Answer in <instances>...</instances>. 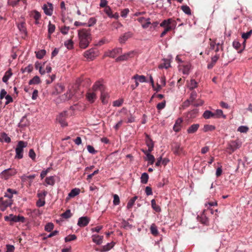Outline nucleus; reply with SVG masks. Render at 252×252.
<instances>
[{
  "instance_id": "nucleus-49",
  "label": "nucleus",
  "mask_w": 252,
  "mask_h": 252,
  "mask_svg": "<svg viewBox=\"0 0 252 252\" xmlns=\"http://www.w3.org/2000/svg\"><path fill=\"white\" fill-rule=\"evenodd\" d=\"M25 121H27V119L26 117L24 116L21 119L20 123H19V126L24 127L27 126L28 123L27 122H25Z\"/></svg>"
},
{
  "instance_id": "nucleus-1",
  "label": "nucleus",
  "mask_w": 252,
  "mask_h": 252,
  "mask_svg": "<svg viewBox=\"0 0 252 252\" xmlns=\"http://www.w3.org/2000/svg\"><path fill=\"white\" fill-rule=\"evenodd\" d=\"M79 46L83 49L86 48L92 40L90 31L83 29L78 31Z\"/></svg>"
},
{
  "instance_id": "nucleus-16",
  "label": "nucleus",
  "mask_w": 252,
  "mask_h": 252,
  "mask_svg": "<svg viewBox=\"0 0 252 252\" xmlns=\"http://www.w3.org/2000/svg\"><path fill=\"white\" fill-rule=\"evenodd\" d=\"M182 122H183V120L181 118H178L176 120L175 123L174 125V126H173V130L175 132H178L181 130V124H182Z\"/></svg>"
},
{
  "instance_id": "nucleus-51",
  "label": "nucleus",
  "mask_w": 252,
  "mask_h": 252,
  "mask_svg": "<svg viewBox=\"0 0 252 252\" xmlns=\"http://www.w3.org/2000/svg\"><path fill=\"white\" fill-rule=\"evenodd\" d=\"M127 120L126 121V123H132L135 122V117L132 115L131 113H129L128 114H127Z\"/></svg>"
},
{
  "instance_id": "nucleus-4",
  "label": "nucleus",
  "mask_w": 252,
  "mask_h": 252,
  "mask_svg": "<svg viewBox=\"0 0 252 252\" xmlns=\"http://www.w3.org/2000/svg\"><path fill=\"white\" fill-rule=\"evenodd\" d=\"M98 55V50L96 48L90 49L84 53V57L90 60H93Z\"/></svg>"
},
{
  "instance_id": "nucleus-20",
  "label": "nucleus",
  "mask_w": 252,
  "mask_h": 252,
  "mask_svg": "<svg viewBox=\"0 0 252 252\" xmlns=\"http://www.w3.org/2000/svg\"><path fill=\"white\" fill-rule=\"evenodd\" d=\"M10 217H11L10 221H13V222H24L25 220V219L23 216H13L12 214H11Z\"/></svg>"
},
{
  "instance_id": "nucleus-35",
  "label": "nucleus",
  "mask_w": 252,
  "mask_h": 252,
  "mask_svg": "<svg viewBox=\"0 0 252 252\" xmlns=\"http://www.w3.org/2000/svg\"><path fill=\"white\" fill-rule=\"evenodd\" d=\"M151 205L152 207L156 212H159L161 211L160 207L156 203V201L155 199H152L151 200Z\"/></svg>"
},
{
  "instance_id": "nucleus-34",
  "label": "nucleus",
  "mask_w": 252,
  "mask_h": 252,
  "mask_svg": "<svg viewBox=\"0 0 252 252\" xmlns=\"http://www.w3.org/2000/svg\"><path fill=\"white\" fill-rule=\"evenodd\" d=\"M115 243L112 242L111 243H107L106 245L103 246L102 251L107 252L112 249L115 245Z\"/></svg>"
},
{
  "instance_id": "nucleus-24",
  "label": "nucleus",
  "mask_w": 252,
  "mask_h": 252,
  "mask_svg": "<svg viewBox=\"0 0 252 252\" xmlns=\"http://www.w3.org/2000/svg\"><path fill=\"white\" fill-rule=\"evenodd\" d=\"M170 66V61L167 59H163V62L159 65L158 68L159 69H162V68L167 69Z\"/></svg>"
},
{
  "instance_id": "nucleus-27",
  "label": "nucleus",
  "mask_w": 252,
  "mask_h": 252,
  "mask_svg": "<svg viewBox=\"0 0 252 252\" xmlns=\"http://www.w3.org/2000/svg\"><path fill=\"white\" fill-rule=\"evenodd\" d=\"M203 117L204 118L206 119H209L211 118H215L214 113H213L212 112L209 110H206L203 113Z\"/></svg>"
},
{
  "instance_id": "nucleus-25",
  "label": "nucleus",
  "mask_w": 252,
  "mask_h": 252,
  "mask_svg": "<svg viewBox=\"0 0 252 252\" xmlns=\"http://www.w3.org/2000/svg\"><path fill=\"white\" fill-rule=\"evenodd\" d=\"M30 15L36 21H38L41 18L40 13L36 10L31 11Z\"/></svg>"
},
{
  "instance_id": "nucleus-23",
  "label": "nucleus",
  "mask_w": 252,
  "mask_h": 252,
  "mask_svg": "<svg viewBox=\"0 0 252 252\" xmlns=\"http://www.w3.org/2000/svg\"><path fill=\"white\" fill-rule=\"evenodd\" d=\"M0 141L8 143L11 142V139L6 133L2 132L0 134Z\"/></svg>"
},
{
  "instance_id": "nucleus-10",
  "label": "nucleus",
  "mask_w": 252,
  "mask_h": 252,
  "mask_svg": "<svg viewBox=\"0 0 252 252\" xmlns=\"http://www.w3.org/2000/svg\"><path fill=\"white\" fill-rule=\"evenodd\" d=\"M13 202V199L3 200V199L0 204V210L2 212L4 211L8 207H10L12 205Z\"/></svg>"
},
{
  "instance_id": "nucleus-37",
  "label": "nucleus",
  "mask_w": 252,
  "mask_h": 252,
  "mask_svg": "<svg viewBox=\"0 0 252 252\" xmlns=\"http://www.w3.org/2000/svg\"><path fill=\"white\" fill-rule=\"evenodd\" d=\"M40 83V79L39 76H35L33 78L30 80L29 82V85L38 84Z\"/></svg>"
},
{
  "instance_id": "nucleus-60",
  "label": "nucleus",
  "mask_w": 252,
  "mask_h": 252,
  "mask_svg": "<svg viewBox=\"0 0 252 252\" xmlns=\"http://www.w3.org/2000/svg\"><path fill=\"white\" fill-rule=\"evenodd\" d=\"M105 13L108 15V17H110L112 16V12L110 6H107L104 8Z\"/></svg>"
},
{
  "instance_id": "nucleus-39",
  "label": "nucleus",
  "mask_w": 252,
  "mask_h": 252,
  "mask_svg": "<svg viewBox=\"0 0 252 252\" xmlns=\"http://www.w3.org/2000/svg\"><path fill=\"white\" fill-rule=\"evenodd\" d=\"M138 197L137 196H134L131 199H130L128 202L126 206V208L127 209H129L132 208L133 206L135 200L137 199Z\"/></svg>"
},
{
  "instance_id": "nucleus-21",
  "label": "nucleus",
  "mask_w": 252,
  "mask_h": 252,
  "mask_svg": "<svg viewBox=\"0 0 252 252\" xmlns=\"http://www.w3.org/2000/svg\"><path fill=\"white\" fill-rule=\"evenodd\" d=\"M12 75V73L11 71V69L9 68L7 71H6L5 73V74L2 77V81L7 84L8 80L9 79V78L11 77Z\"/></svg>"
},
{
  "instance_id": "nucleus-2",
  "label": "nucleus",
  "mask_w": 252,
  "mask_h": 252,
  "mask_svg": "<svg viewBox=\"0 0 252 252\" xmlns=\"http://www.w3.org/2000/svg\"><path fill=\"white\" fill-rule=\"evenodd\" d=\"M28 145V143L24 141H19L15 149V158L21 159L23 158L24 148Z\"/></svg>"
},
{
  "instance_id": "nucleus-19",
  "label": "nucleus",
  "mask_w": 252,
  "mask_h": 252,
  "mask_svg": "<svg viewBox=\"0 0 252 252\" xmlns=\"http://www.w3.org/2000/svg\"><path fill=\"white\" fill-rule=\"evenodd\" d=\"M103 236L98 235H92V240L94 243L97 245H100L102 243Z\"/></svg>"
},
{
  "instance_id": "nucleus-22",
  "label": "nucleus",
  "mask_w": 252,
  "mask_h": 252,
  "mask_svg": "<svg viewBox=\"0 0 252 252\" xmlns=\"http://www.w3.org/2000/svg\"><path fill=\"white\" fill-rule=\"evenodd\" d=\"M132 54V52H128L126 54H125L123 55L120 56L118 58L116 59V61L117 62L120 61H124L127 60L130 56V55Z\"/></svg>"
},
{
  "instance_id": "nucleus-32",
  "label": "nucleus",
  "mask_w": 252,
  "mask_h": 252,
  "mask_svg": "<svg viewBox=\"0 0 252 252\" xmlns=\"http://www.w3.org/2000/svg\"><path fill=\"white\" fill-rule=\"evenodd\" d=\"M86 97L91 102H93L96 99V94L94 93H88L86 94Z\"/></svg>"
},
{
  "instance_id": "nucleus-33",
  "label": "nucleus",
  "mask_w": 252,
  "mask_h": 252,
  "mask_svg": "<svg viewBox=\"0 0 252 252\" xmlns=\"http://www.w3.org/2000/svg\"><path fill=\"white\" fill-rule=\"evenodd\" d=\"M73 94V92H72L70 90H69L66 94H64V95L62 96V99L64 100H68L72 97Z\"/></svg>"
},
{
  "instance_id": "nucleus-8",
  "label": "nucleus",
  "mask_w": 252,
  "mask_h": 252,
  "mask_svg": "<svg viewBox=\"0 0 252 252\" xmlns=\"http://www.w3.org/2000/svg\"><path fill=\"white\" fill-rule=\"evenodd\" d=\"M90 221V218L87 216L81 217L78 220L77 225L81 227H85L89 223Z\"/></svg>"
},
{
  "instance_id": "nucleus-6",
  "label": "nucleus",
  "mask_w": 252,
  "mask_h": 252,
  "mask_svg": "<svg viewBox=\"0 0 252 252\" xmlns=\"http://www.w3.org/2000/svg\"><path fill=\"white\" fill-rule=\"evenodd\" d=\"M176 22L172 18L164 20L160 24V27L165 28L168 27H175Z\"/></svg>"
},
{
  "instance_id": "nucleus-36",
  "label": "nucleus",
  "mask_w": 252,
  "mask_h": 252,
  "mask_svg": "<svg viewBox=\"0 0 252 252\" xmlns=\"http://www.w3.org/2000/svg\"><path fill=\"white\" fill-rule=\"evenodd\" d=\"M215 118H220L222 117L223 118H225L226 116L223 114V112L221 109H217L216 110L215 113H214Z\"/></svg>"
},
{
  "instance_id": "nucleus-63",
  "label": "nucleus",
  "mask_w": 252,
  "mask_h": 252,
  "mask_svg": "<svg viewBox=\"0 0 252 252\" xmlns=\"http://www.w3.org/2000/svg\"><path fill=\"white\" fill-rule=\"evenodd\" d=\"M47 194V191L43 190L40 192H38L37 193V195L39 198L45 199V197L46 196Z\"/></svg>"
},
{
  "instance_id": "nucleus-47",
  "label": "nucleus",
  "mask_w": 252,
  "mask_h": 252,
  "mask_svg": "<svg viewBox=\"0 0 252 252\" xmlns=\"http://www.w3.org/2000/svg\"><path fill=\"white\" fill-rule=\"evenodd\" d=\"M62 217L64 219L70 218L72 216V214L70 210H67L65 212L61 215Z\"/></svg>"
},
{
  "instance_id": "nucleus-46",
  "label": "nucleus",
  "mask_w": 252,
  "mask_h": 252,
  "mask_svg": "<svg viewBox=\"0 0 252 252\" xmlns=\"http://www.w3.org/2000/svg\"><path fill=\"white\" fill-rule=\"evenodd\" d=\"M46 54V51L45 50H40L36 53V57L38 59H41Z\"/></svg>"
},
{
  "instance_id": "nucleus-7",
  "label": "nucleus",
  "mask_w": 252,
  "mask_h": 252,
  "mask_svg": "<svg viewBox=\"0 0 252 252\" xmlns=\"http://www.w3.org/2000/svg\"><path fill=\"white\" fill-rule=\"evenodd\" d=\"M171 150L176 155H180L183 152V149L181 147L180 144L175 142L171 145Z\"/></svg>"
},
{
  "instance_id": "nucleus-18",
  "label": "nucleus",
  "mask_w": 252,
  "mask_h": 252,
  "mask_svg": "<svg viewBox=\"0 0 252 252\" xmlns=\"http://www.w3.org/2000/svg\"><path fill=\"white\" fill-rule=\"evenodd\" d=\"M105 89L104 86L99 81L96 82L93 87V89L94 91L97 90L102 91Z\"/></svg>"
},
{
  "instance_id": "nucleus-11",
  "label": "nucleus",
  "mask_w": 252,
  "mask_h": 252,
  "mask_svg": "<svg viewBox=\"0 0 252 252\" xmlns=\"http://www.w3.org/2000/svg\"><path fill=\"white\" fill-rule=\"evenodd\" d=\"M44 12L45 14L48 16H51L53 13V6L51 3H47V4H44L42 7Z\"/></svg>"
},
{
  "instance_id": "nucleus-52",
  "label": "nucleus",
  "mask_w": 252,
  "mask_h": 252,
  "mask_svg": "<svg viewBox=\"0 0 252 252\" xmlns=\"http://www.w3.org/2000/svg\"><path fill=\"white\" fill-rule=\"evenodd\" d=\"M249 130V127L245 126H241L238 128V131L241 133H246Z\"/></svg>"
},
{
  "instance_id": "nucleus-57",
  "label": "nucleus",
  "mask_w": 252,
  "mask_h": 252,
  "mask_svg": "<svg viewBox=\"0 0 252 252\" xmlns=\"http://www.w3.org/2000/svg\"><path fill=\"white\" fill-rule=\"evenodd\" d=\"M45 204V201L44 199L39 198L36 202V206L38 207H41L43 206Z\"/></svg>"
},
{
  "instance_id": "nucleus-38",
  "label": "nucleus",
  "mask_w": 252,
  "mask_h": 252,
  "mask_svg": "<svg viewBox=\"0 0 252 252\" xmlns=\"http://www.w3.org/2000/svg\"><path fill=\"white\" fill-rule=\"evenodd\" d=\"M149 175L147 173L142 174L140 179L141 183L144 184H147L148 181Z\"/></svg>"
},
{
  "instance_id": "nucleus-14",
  "label": "nucleus",
  "mask_w": 252,
  "mask_h": 252,
  "mask_svg": "<svg viewBox=\"0 0 252 252\" xmlns=\"http://www.w3.org/2000/svg\"><path fill=\"white\" fill-rule=\"evenodd\" d=\"M64 90V87L61 84H58L55 86L54 91L52 92V94L56 95L62 93Z\"/></svg>"
},
{
  "instance_id": "nucleus-9",
  "label": "nucleus",
  "mask_w": 252,
  "mask_h": 252,
  "mask_svg": "<svg viewBox=\"0 0 252 252\" xmlns=\"http://www.w3.org/2000/svg\"><path fill=\"white\" fill-rule=\"evenodd\" d=\"M122 52V49L121 48H116L111 51H109L105 53V56L115 58L118 54Z\"/></svg>"
},
{
  "instance_id": "nucleus-28",
  "label": "nucleus",
  "mask_w": 252,
  "mask_h": 252,
  "mask_svg": "<svg viewBox=\"0 0 252 252\" xmlns=\"http://www.w3.org/2000/svg\"><path fill=\"white\" fill-rule=\"evenodd\" d=\"M144 153L146 155V160L148 161V163L150 164H153L155 161V158L153 155H151L150 153H146L144 152Z\"/></svg>"
},
{
  "instance_id": "nucleus-29",
  "label": "nucleus",
  "mask_w": 252,
  "mask_h": 252,
  "mask_svg": "<svg viewBox=\"0 0 252 252\" xmlns=\"http://www.w3.org/2000/svg\"><path fill=\"white\" fill-rule=\"evenodd\" d=\"M132 79H135V80H138L140 83L147 82L146 77L144 75H139L138 74H136L132 77Z\"/></svg>"
},
{
  "instance_id": "nucleus-12",
  "label": "nucleus",
  "mask_w": 252,
  "mask_h": 252,
  "mask_svg": "<svg viewBox=\"0 0 252 252\" xmlns=\"http://www.w3.org/2000/svg\"><path fill=\"white\" fill-rule=\"evenodd\" d=\"M132 36V33L131 32H126L120 36L119 41L120 44H124L129 38L131 37Z\"/></svg>"
},
{
  "instance_id": "nucleus-40",
  "label": "nucleus",
  "mask_w": 252,
  "mask_h": 252,
  "mask_svg": "<svg viewBox=\"0 0 252 252\" xmlns=\"http://www.w3.org/2000/svg\"><path fill=\"white\" fill-rule=\"evenodd\" d=\"M181 8L185 14L188 15H191V10L189 6L187 5H182L181 6Z\"/></svg>"
},
{
  "instance_id": "nucleus-43",
  "label": "nucleus",
  "mask_w": 252,
  "mask_h": 252,
  "mask_svg": "<svg viewBox=\"0 0 252 252\" xmlns=\"http://www.w3.org/2000/svg\"><path fill=\"white\" fill-rule=\"evenodd\" d=\"M215 129V126L213 125H205L203 127L204 132L211 131Z\"/></svg>"
},
{
  "instance_id": "nucleus-55",
  "label": "nucleus",
  "mask_w": 252,
  "mask_h": 252,
  "mask_svg": "<svg viewBox=\"0 0 252 252\" xmlns=\"http://www.w3.org/2000/svg\"><path fill=\"white\" fill-rule=\"evenodd\" d=\"M190 70V65L189 64H187L186 65H184L183 69V73L184 74H189V72Z\"/></svg>"
},
{
  "instance_id": "nucleus-3",
  "label": "nucleus",
  "mask_w": 252,
  "mask_h": 252,
  "mask_svg": "<svg viewBox=\"0 0 252 252\" xmlns=\"http://www.w3.org/2000/svg\"><path fill=\"white\" fill-rule=\"evenodd\" d=\"M17 173L16 170L14 168H8L4 169L1 172V176L4 180H7L11 176H14Z\"/></svg>"
},
{
  "instance_id": "nucleus-5",
  "label": "nucleus",
  "mask_w": 252,
  "mask_h": 252,
  "mask_svg": "<svg viewBox=\"0 0 252 252\" xmlns=\"http://www.w3.org/2000/svg\"><path fill=\"white\" fill-rule=\"evenodd\" d=\"M67 115V112L64 111L61 113L57 117V121L61 124V126L63 127L66 126H67V123L66 122Z\"/></svg>"
},
{
  "instance_id": "nucleus-64",
  "label": "nucleus",
  "mask_w": 252,
  "mask_h": 252,
  "mask_svg": "<svg viewBox=\"0 0 252 252\" xmlns=\"http://www.w3.org/2000/svg\"><path fill=\"white\" fill-rule=\"evenodd\" d=\"M166 101L164 100L157 104V108L158 110H161L165 107Z\"/></svg>"
},
{
  "instance_id": "nucleus-50",
  "label": "nucleus",
  "mask_w": 252,
  "mask_h": 252,
  "mask_svg": "<svg viewBox=\"0 0 252 252\" xmlns=\"http://www.w3.org/2000/svg\"><path fill=\"white\" fill-rule=\"evenodd\" d=\"M76 235L74 234L69 235L64 238V240L65 242H68L76 239Z\"/></svg>"
},
{
  "instance_id": "nucleus-13",
  "label": "nucleus",
  "mask_w": 252,
  "mask_h": 252,
  "mask_svg": "<svg viewBox=\"0 0 252 252\" xmlns=\"http://www.w3.org/2000/svg\"><path fill=\"white\" fill-rule=\"evenodd\" d=\"M241 146V144L237 141H231L229 143L228 149L232 152H234L236 150L239 148Z\"/></svg>"
},
{
  "instance_id": "nucleus-15",
  "label": "nucleus",
  "mask_w": 252,
  "mask_h": 252,
  "mask_svg": "<svg viewBox=\"0 0 252 252\" xmlns=\"http://www.w3.org/2000/svg\"><path fill=\"white\" fill-rule=\"evenodd\" d=\"M17 193L18 192L16 190L9 188L5 192L4 197L8 198V199H12L13 194Z\"/></svg>"
},
{
  "instance_id": "nucleus-53",
  "label": "nucleus",
  "mask_w": 252,
  "mask_h": 252,
  "mask_svg": "<svg viewBox=\"0 0 252 252\" xmlns=\"http://www.w3.org/2000/svg\"><path fill=\"white\" fill-rule=\"evenodd\" d=\"M70 28L68 26H64L61 28V33L64 35L68 33Z\"/></svg>"
},
{
  "instance_id": "nucleus-31",
  "label": "nucleus",
  "mask_w": 252,
  "mask_h": 252,
  "mask_svg": "<svg viewBox=\"0 0 252 252\" xmlns=\"http://www.w3.org/2000/svg\"><path fill=\"white\" fill-rule=\"evenodd\" d=\"M80 192V189L78 188L72 189L68 194L69 197H74L78 195Z\"/></svg>"
},
{
  "instance_id": "nucleus-56",
  "label": "nucleus",
  "mask_w": 252,
  "mask_h": 252,
  "mask_svg": "<svg viewBox=\"0 0 252 252\" xmlns=\"http://www.w3.org/2000/svg\"><path fill=\"white\" fill-rule=\"evenodd\" d=\"M29 156L33 160H35L36 154L32 149L30 150L29 152Z\"/></svg>"
},
{
  "instance_id": "nucleus-42",
  "label": "nucleus",
  "mask_w": 252,
  "mask_h": 252,
  "mask_svg": "<svg viewBox=\"0 0 252 252\" xmlns=\"http://www.w3.org/2000/svg\"><path fill=\"white\" fill-rule=\"evenodd\" d=\"M199 220L203 224L207 225L209 222V220L208 218L205 215V214H202Z\"/></svg>"
},
{
  "instance_id": "nucleus-44",
  "label": "nucleus",
  "mask_w": 252,
  "mask_h": 252,
  "mask_svg": "<svg viewBox=\"0 0 252 252\" xmlns=\"http://www.w3.org/2000/svg\"><path fill=\"white\" fill-rule=\"evenodd\" d=\"M45 182L48 185H54L55 184L54 178L53 176L48 177L45 179Z\"/></svg>"
},
{
  "instance_id": "nucleus-48",
  "label": "nucleus",
  "mask_w": 252,
  "mask_h": 252,
  "mask_svg": "<svg viewBox=\"0 0 252 252\" xmlns=\"http://www.w3.org/2000/svg\"><path fill=\"white\" fill-rule=\"evenodd\" d=\"M54 224L52 222H49L45 226V230L47 232L51 231L54 228Z\"/></svg>"
},
{
  "instance_id": "nucleus-26",
  "label": "nucleus",
  "mask_w": 252,
  "mask_h": 252,
  "mask_svg": "<svg viewBox=\"0 0 252 252\" xmlns=\"http://www.w3.org/2000/svg\"><path fill=\"white\" fill-rule=\"evenodd\" d=\"M56 27L55 25L54 24H51V22L50 21L49 22L48 25V37L50 38L51 34L53 33L55 30Z\"/></svg>"
},
{
  "instance_id": "nucleus-62",
  "label": "nucleus",
  "mask_w": 252,
  "mask_h": 252,
  "mask_svg": "<svg viewBox=\"0 0 252 252\" xmlns=\"http://www.w3.org/2000/svg\"><path fill=\"white\" fill-rule=\"evenodd\" d=\"M87 148L88 151L92 154H95L97 153V151L95 150L94 148L91 145H88Z\"/></svg>"
},
{
  "instance_id": "nucleus-30",
  "label": "nucleus",
  "mask_w": 252,
  "mask_h": 252,
  "mask_svg": "<svg viewBox=\"0 0 252 252\" xmlns=\"http://www.w3.org/2000/svg\"><path fill=\"white\" fill-rule=\"evenodd\" d=\"M101 92V99L103 103H106L107 102V98L108 97V94L105 91V89H104Z\"/></svg>"
},
{
  "instance_id": "nucleus-58",
  "label": "nucleus",
  "mask_w": 252,
  "mask_h": 252,
  "mask_svg": "<svg viewBox=\"0 0 252 252\" xmlns=\"http://www.w3.org/2000/svg\"><path fill=\"white\" fill-rule=\"evenodd\" d=\"M96 20L95 18L92 17L90 18L88 21V23L87 24V26L91 27L96 23Z\"/></svg>"
},
{
  "instance_id": "nucleus-41",
  "label": "nucleus",
  "mask_w": 252,
  "mask_h": 252,
  "mask_svg": "<svg viewBox=\"0 0 252 252\" xmlns=\"http://www.w3.org/2000/svg\"><path fill=\"white\" fill-rule=\"evenodd\" d=\"M150 230H151V233L154 235V236H157L158 235V228L157 227V226L154 223H153L151 225V227H150Z\"/></svg>"
},
{
  "instance_id": "nucleus-45",
  "label": "nucleus",
  "mask_w": 252,
  "mask_h": 252,
  "mask_svg": "<svg viewBox=\"0 0 252 252\" xmlns=\"http://www.w3.org/2000/svg\"><path fill=\"white\" fill-rule=\"evenodd\" d=\"M64 45L68 49L73 48V42L72 39H69L64 42Z\"/></svg>"
},
{
  "instance_id": "nucleus-54",
  "label": "nucleus",
  "mask_w": 252,
  "mask_h": 252,
  "mask_svg": "<svg viewBox=\"0 0 252 252\" xmlns=\"http://www.w3.org/2000/svg\"><path fill=\"white\" fill-rule=\"evenodd\" d=\"M252 34V30H250V31L247 32H243L242 34V37L245 40H246L247 39L249 38L250 36Z\"/></svg>"
},
{
  "instance_id": "nucleus-61",
  "label": "nucleus",
  "mask_w": 252,
  "mask_h": 252,
  "mask_svg": "<svg viewBox=\"0 0 252 252\" xmlns=\"http://www.w3.org/2000/svg\"><path fill=\"white\" fill-rule=\"evenodd\" d=\"M123 103V100L122 99L116 100L113 102V106L115 107L121 106Z\"/></svg>"
},
{
  "instance_id": "nucleus-17",
  "label": "nucleus",
  "mask_w": 252,
  "mask_h": 252,
  "mask_svg": "<svg viewBox=\"0 0 252 252\" xmlns=\"http://www.w3.org/2000/svg\"><path fill=\"white\" fill-rule=\"evenodd\" d=\"M199 124H195L191 125L187 129V132L189 134H192L196 132L199 127Z\"/></svg>"
},
{
  "instance_id": "nucleus-59",
  "label": "nucleus",
  "mask_w": 252,
  "mask_h": 252,
  "mask_svg": "<svg viewBox=\"0 0 252 252\" xmlns=\"http://www.w3.org/2000/svg\"><path fill=\"white\" fill-rule=\"evenodd\" d=\"M113 197V204L114 205H118L120 202L119 196L117 194H114Z\"/></svg>"
}]
</instances>
